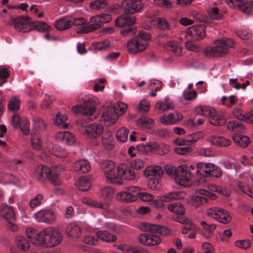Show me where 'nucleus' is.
Listing matches in <instances>:
<instances>
[{
  "label": "nucleus",
  "instance_id": "nucleus-18",
  "mask_svg": "<svg viewBox=\"0 0 253 253\" xmlns=\"http://www.w3.org/2000/svg\"><path fill=\"white\" fill-rule=\"evenodd\" d=\"M164 173L163 169L158 166H150L147 167L144 171V175L149 178H160Z\"/></svg>",
  "mask_w": 253,
  "mask_h": 253
},
{
  "label": "nucleus",
  "instance_id": "nucleus-2",
  "mask_svg": "<svg viewBox=\"0 0 253 253\" xmlns=\"http://www.w3.org/2000/svg\"><path fill=\"white\" fill-rule=\"evenodd\" d=\"M62 238L61 233L58 229L49 227L37 233L32 243L44 248H52L59 245Z\"/></svg>",
  "mask_w": 253,
  "mask_h": 253
},
{
  "label": "nucleus",
  "instance_id": "nucleus-50",
  "mask_svg": "<svg viewBox=\"0 0 253 253\" xmlns=\"http://www.w3.org/2000/svg\"><path fill=\"white\" fill-rule=\"evenodd\" d=\"M155 25H156L159 29L167 31L169 30V25L168 21L164 18H157L153 21Z\"/></svg>",
  "mask_w": 253,
  "mask_h": 253
},
{
  "label": "nucleus",
  "instance_id": "nucleus-1",
  "mask_svg": "<svg viewBox=\"0 0 253 253\" xmlns=\"http://www.w3.org/2000/svg\"><path fill=\"white\" fill-rule=\"evenodd\" d=\"M139 229L147 233L139 235V242L145 246H154L159 244L161 239L160 235H167L170 233V230L164 226L148 223H142L139 226Z\"/></svg>",
  "mask_w": 253,
  "mask_h": 253
},
{
  "label": "nucleus",
  "instance_id": "nucleus-7",
  "mask_svg": "<svg viewBox=\"0 0 253 253\" xmlns=\"http://www.w3.org/2000/svg\"><path fill=\"white\" fill-rule=\"evenodd\" d=\"M191 176V172L185 165H180L176 168V174L174 178L178 185L182 186L188 185Z\"/></svg>",
  "mask_w": 253,
  "mask_h": 253
},
{
  "label": "nucleus",
  "instance_id": "nucleus-59",
  "mask_svg": "<svg viewBox=\"0 0 253 253\" xmlns=\"http://www.w3.org/2000/svg\"><path fill=\"white\" fill-rule=\"evenodd\" d=\"M152 142H149L146 144H138L136 146L137 150L142 153L147 154L152 150Z\"/></svg>",
  "mask_w": 253,
  "mask_h": 253
},
{
  "label": "nucleus",
  "instance_id": "nucleus-44",
  "mask_svg": "<svg viewBox=\"0 0 253 253\" xmlns=\"http://www.w3.org/2000/svg\"><path fill=\"white\" fill-rule=\"evenodd\" d=\"M197 193H199L200 195L195 196L193 198V200L195 201L200 202L201 204H203L206 202V198L204 196L212 197V196L214 195V194L202 189L197 191Z\"/></svg>",
  "mask_w": 253,
  "mask_h": 253
},
{
  "label": "nucleus",
  "instance_id": "nucleus-45",
  "mask_svg": "<svg viewBox=\"0 0 253 253\" xmlns=\"http://www.w3.org/2000/svg\"><path fill=\"white\" fill-rule=\"evenodd\" d=\"M227 127L235 132H243L245 129L244 126L241 123L234 121H229L227 124Z\"/></svg>",
  "mask_w": 253,
  "mask_h": 253
},
{
  "label": "nucleus",
  "instance_id": "nucleus-33",
  "mask_svg": "<svg viewBox=\"0 0 253 253\" xmlns=\"http://www.w3.org/2000/svg\"><path fill=\"white\" fill-rule=\"evenodd\" d=\"M233 140L237 145L242 148L247 147L251 142L248 136L240 134H234L233 136Z\"/></svg>",
  "mask_w": 253,
  "mask_h": 253
},
{
  "label": "nucleus",
  "instance_id": "nucleus-51",
  "mask_svg": "<svg viewBox=\"0 0 253 253\" xmlns=\"http://www.w3.org/2000/svg\"><path fill=\"white\" fill-rule=\"evenodd\" d=\"M31 136V144L33 148L37 151L40 150L42 148L41 139L36 133H32Z\"/></svg>",
  "mask_w": 253,
  "mask_h": 253
},
{
  "label": "nucleus",
  "instance_id": "nucleus-23",
  "mask_svg": "<svg viewBox=\"0 0 253 253\" xmlns=\"http://www.w3.org/2000/svg\"><path fill=\"white\" fill-rule=\"evenodd\" d=\"M115 23L116 26L119 27L132 26L135 23V18L133 16H120L116 19Z\"/></svg>",
  "mask_w": 253,
  "mask_h": 253
},
{
  "label": "nucleus",
  "instance_id": "nucleus-10",
  "mask_svg": "<svg viewBox=\"0 0 253 253\" xmlns=\"http://www.w3.org/2000/svg\"><path fill=\"white\" fill-rule=\"evenodd\" d=\"M103 132V127L99 124H92L84 126L83 133L86 137L92 139L98 137Z\"/></svg>",
  "mask_w": 253,
  "mask_h": 253
},
{
  "label": "nucleus",
  "instance_id": "nucleus-43",
  "mask_svg": "<svg viewBox=\"0 0 253 253\" xmlns=\"http://www.w3.org/2000/svg\"><path fill=\"white\" fill-rule=\"evenodd\" d=\"M197 114L205 117H210L211 114L215 113V109L206 106H200L196 108Z\"/></svg>",
  "mask_w": 253,
  "mask_h": 253
},
{
  "label": "nucleus",
  "instance_id": "nucleus-16",
  "mask_svg": "<svg viewBox=\"0 0 253 253\" xmlns=\"http://www.w3.org/2000/svg\"><path fill=\"white\" fill-rule=\"evenodd\" d=\"M50 169L46 166L40 165L36 167L32 173V176L37 180L43 181L47 177Z\"/></svg>",
  "mask_w": 253,
  "mask_h": 253
},
{
  "label": "nucleus",
  "instance_id": "nucleus-64",
  "mask_svg": "<svg viewBox=\"0 0 253 253\" xmlns=\"http://www.w3.org/2000/svg\"><path fill=\"white\" fill-rule=\"evenodd\" d=\"M93 46L95 50H104L110 46V42L108 41H104L98 42H93Z\"/></svg>",
  "mask_w": 253,
  "mask_h": 253
},
{
  "label": "nucleus",
  "instance_id": "nucleus-3",
  "mask_svg": "<svg viewBox=\"0 0 253 253\" xmlns=\"http://www.w3.org/2000/svg\"><path fill=\"white\" fill-rule=\"evenodd\" d=\"M235 42L231 39L222 38L215 40L213 46L204 50L205 54L209 57H219L227 54L229 49L233 47Z\"/></svg>",
  "mask_w": 253,
  "mask_h": 253
},
{
  "label": "nucleus",
  "instance_id": "nucleus-26",
  "mask_svg": "<svg viewBox=\"0 0 253 253\" xmlns=\"http://www.w3.org/2000/svg\"><path fill=\"white\" fill-rule=\"evenodd\" d=\"M208 140L211 144L221 147L228 146L231 144V141L229 139L219 136H210Z\"/></svg>",
  "mask_w": 253,
  "mask_h": 253
},
{
  "label": "nucleus",
  "instance_id": "nucleus-32",
  "mask_svg": "<svg viewBox=\"0 0 253 253\" xmlns=\"http://www.w3.org/2000/svg\"><path fill=\"white\" fill-rule=\"evenodd\" d=\"M59 169H61L60 167H56L55 169L52 170L50 169L49 173L47 177L50 182L55 186H59L61 184V180L59 173H57Z\"/></svg>",
  "mask_w": 253,
  "mask_h": 253
},
{
  "label": "nucleus",
  "instance_id": "nucleus-24",
  "mask_svg": "<svg viewBox=\"0 0 253 253\" xmlns=\"http://www.w3.org/2000/svg\"><path fill=\"white\" fill-rule=\"evenodd\" d=\"M47 149L51 154L61 158L67 157L68 154L65 149L51 143L48 145Z\"/></svg>",
  "mask_w": 253,
  "mask_h": 253
},
{
  "label": "nucleus",
  "instance_id": "nucleus-53",
  "mask_svg": "<svg viewBox=\"0 0 253 253\" xmlns=\"http://www.w3.org/2000/svg\"><path fill=\"white\" fill-rule=\"evenodd\" d=\"M107 2L105 0H96L90 3V8L94 10H99L106 7Z\"/></svg>",
  "mask_w": 253,
  "mask_h": 253
},
{
  "label": "nucleus",
  "instance_id": "nucleus-14",
  "mask_svg": "<svg viewBox=\"0 0 253 253\" xmlns=\"http://www.w3.org/2000/svg\"><path fill=\"white\" fill-rule=\"evenodd\" d=\"M34 217L39 222L51 223L55 219L54 213L50 210H41L35 213Z\"/></svg>",
  "mask_w": 253,
  "mask_h": 253
},
{
  "label": "nucleus",
  "instance_id": "nucleus-25",
  "mask_svg": "<svg viewBox=\"0 0 253 253\" xmlns=\"http://www.w3.org/2000/svg\"><path fill=\"white\" fill-rule=\"evenodd\" d=\"M65 232L69 237L73 238H78L81 235V228L75 223H72L68 225L66 228Z\"/></svg>",
  "mask_w": 253,
  "mask_h": 253
},
{
  "label": "nucleus",
  "instance_id": "nucleus-60",
  "mask_svg": "<svg viewBox=\"0 0 253 253\" xmlns=\"http://www.w3.org/2000/svg\"><path fill=\"white\" fill-rule=\"evenodd\" d=\"M10 71L4 67L0 66V86L6 82L5 79L9 76Z\"/></svg>",
  "mask_w": 253,
  "mask_h": 253
},
{
  "label": "nucleus",
  "instance_id": "nucleus-63",
  "mask_svg": "<svg viewBox=\"0 0 253 253\" xmlns=\"http://www.w3.org/2000/svg\"><path fill=\"white\" fill-rule=\"evenodd\" d=\"M114 193V190L113 188L106 187L101 190V196L104 199L110 198L113 196Z\"/></svg>",
  "mask_w": 253,
  "mask_h": 253
},
{
  "label": "nucleus",
  "instance_id": "nucleus-41",
  "mask_svg": "<svg viewBox=\"0 0 253 253\" xmlns=\"http://www.w3.org/2000/svg\"><path fill=\"white\" fill-rule=\"evenodd\" d=\"M15 242L18 248L22 251L26 252L30 248V243L24 237L17 236L15 238Z\"/></svg>",
  "mask_w": 253,
  "mask_h": 253
},
{
  "label": "nucleus",
  "instance_id": "nucleus-15",
  "mask_svg": "<svg viewBox=\"0 0 253 253\" xmlns=\"http://www.w3.org/2000/svg\"><path fill=\"white\" fill-rule=\"evenodd\" d=\"M31 23L28 18L18 17L14 20V26L17 31L25 33L31 30Z\"/></svg>",
  "mask_w": 253,
  "mask_h": 253
},
{
  "label": "nucleus",
  "instance_id": "nucleus-40",
  "mask_svg": "<svg viewBox=\"0 0 253 253\" xmlns=\"http://www.w3.org/2000/svg\"><path fill=\"white\" fill-rule=\"evenodd\" d=\"M90 182L86 177L80 178L76 182V187L80 190L85 191L90 187Z\"/></svg>",
  "mask_w": 253,
  "mask_h": 253
},
{
  "label": "nucleus",
  "instance_id": "nucleus-62",
  "mask_svg": "<svg viewBox=\"0 0 253 253\" xmlns=\"http://www.w3.org/2000/svg\"><path fill=\"white\" fill-rule=\"evenodd\" d=\"M138 122L143 127L148 129H151L154 126L153 121L150 118H141Z\"/></svg>",
  "mask_w": 253,
  "mask_h": 253
},
{
  "label": "nucleus",
  "instance_id": "nucleus-22",
  "mask_svg": "<svg viewBox=\"0 0 253 253\" xmlns=\"http://www.w3.org/2000/svg\"><path fill=\"white\" fill-rule=\"evenodd\" d=\"M174 105L172 100L169 98H165L164 100L160 101L156 103L155 109L159 113L172 109Z\"/></svg>",
  "mask_w": 253,
  "mask_h": 253
},
{
  "label": "nucleus",
  "instance_id": "nucleus-35",
  "mask_svg": "<svg viewBox=\"0 0 253 253\" xmlns=\"http://www.w3.org/2000/svg\"><path fill=\"white\" fill-rule=\"evenodd\" d=\"M96 236L98 239L105 242H114L117 239L116 236L106 231H98L96 233Z\"/></svg>",
  "mask_w": 253,
  "mask_h": 253
},
{
  "label": "nucleus",
  "instance_id": "nucleus-47",
  "mask_svg": "<svg viewBox=\"0 0 253 253\" xmlns=\"http://www.w3.org/2000/svg\"><path fill=\"white\" fill-rule=\"evenodd\" d=\"M128 133L129 130L127 128L125 127H121L117 131L116 138L121 142H125L127 139Z\"/></svg>",
  "mask_w": 253,
  "mask_h": 253
},
{
  "label": "nucleus",
  "instance_id": "nucleus-5",
  "mask_svg": "<svg viewBox=\"0 0 253 253\" xmlns=\"http://www.w3.org/2000/svg\"><path fill=\"white\" fill-rule=\"evenodd\" d=\"M115 165L111 161H105L101 165V168L105 174L106 180L108 183L122 185L123 180L117 176L115 169Z\"/></svg>",
  "mask_w": 253,
  "mask_h": 253
},
{
  "label": "nucleus",
  "instance_id": "nucleus-57",
  "mask_svg": "<svg viewBox=\"0 0 253 253\" xmlns=\"http://www.w3.org/2000/svg\"><path fill=\"white\" fill-rule=\"evenodd\" d=\"M111 106L113 109H114V111H115L116 113H117L119 116L125 113L127 108V105L121 102H118Z\"/></svg>",
  "mask_w": 253,
  "mask_h": 253
},
{
  "label": "nucleus",
  "instance_id": "nucleus-29",
  "mask_svg": "<svg viewBox=\"0 0 253 253\" xmlns=\"http://www.w3.org/2000/svg\"><path fill=\"white\" fill-rule=\"evenodd\" d=\"M116 199L123 202L130 203L136 201V197L130 193L126 188L125 191L118 193L116 195Z\"/></svg>",
  "mask_w": 253,
  "mask_h": 253
},
{
  "label": "nucleus",
  "instance_id": "nucleus-56",
  "mask_svg": "<svg viewBox=\"0 0 253 253\" xmlns=\"http://www.w3.org/2000/svg\"><path fill=\"white\" fill-rule=\"evenodd\" d=\"M20 100L19 98L12 97L8 102V107L10 111H15L20 108Z\"/></svg>",
  "mask_w": 253,
  "mask_h": 253
},
{
  "label": "nucleus",
  "instance_id": "nucleus-4",
  "mask_svg": "<svg viewBox=\"0 0 253 253\" xmlns=\"http://www.w3.org/2000/svg\"><path fill=\"white\" fill-rule=\"evenodd\" d=\"M150 38L151 36L147 32H139L135 38L128 41L127 43L128 51L133 54L143 51L148 46V41L150 40Z\"/></svg>",
  "mask_w": 253,
  "mask_h": 253
},
{
  "label": "nucleus",
  "instance_id": "nucleus-8",
  "mask_svg": "<svg viewBox=\"0 0 253 253\" xmlns=\"http://www.w3.org/2000/svg\"><path fill=\"white\" fill-rule=\"evenodd\" d=\"M11 124L14 128H20L24 134L27 135L30 133V123L26 118L21 119L18 114H14L12 118Z\"/></svg>",
  "mask_w": 253,
  "mask_h": 253
},
{
  "label": "nucleus",
  "instance_id": "nucleus-12",
  "mask_svg": "<svg viewBox=\"0 0 253 253\" xmlns=\"http://www.w3.org/2000/svg\"><path fill=\"white\" fill-rule=\"evenodd\" d=\"M56 141L66 144L69 146H72L76 141V138L71 132L68 131L58 132L54 136Z\"/></svg>",
  "mask_w": 253,
  "mask_h": 253
},
{
  "label": "nucleus",
  "instance_id": "nucleus-21",
  "mask_svg": "<svg viewBox=\"0 0 253 253\" xmlns=\"http://www.w3.org/2000/svg\"><path fill=\"white\" fill-rule=\"evenodd\" d=\"M90 169V165L86 160H80L76 161L74 164V169L80 174L87 173Z\"/></svg>",
  "mask_w": 253,
  "mask_h": 253
},
{
  "label": "nucleus",
  "instance_id": "nucleus-48",
  "mask_svg": "<svg viewBox=\"0 0 253 253\" xmlns=\"http://www.w3.org/2000/svg\"><path fill=\"white\" fill-rule=\"evenodd\" d=\"M196 168L197 174L202 176H209V173L208 172V163L200 162L196 165Z\"/></svg>",
  "mask_w": 253,
  "mask_h": 253
},
{
  "label": "nucleus",
  "instance_id": "nucleus-13",
  "mask_svg": "<svg viewBox=\"0 0 253 253\" xmlns=\"http://www.w3.org/2000/svg\"><path fill=\"white\" fill-rule=\"evenodd\" d=\"M117 176L122 180H133L136 175L134 171L130 168H126L123 165H119L117 169Z\"/></svg>",
  "mask_w": 253,
  "mask_h": 253
},
{
  "label": "nucleus",
  "instance_id": "nucleus-36",
  "mask_svg": "<svg viewBox=\"0 0 253 253\" xmlns=\"http://www.w3.org/2000/svg\"><path fill=\"white\" fill-rule=\"evenodd\" d=\"M96 107L94 105H89L87 104L81 105V113L84 116L88 117L90 120H93L95 117L93 116L95 111Z\"/></svg>",
  "mask_w": 253,
  "mask_h": 253
},
{
  "label": "nucleus",
  "instance_id": "nucleus-30",
  "mask_svg": "<svg viewBox=\"0 0 253 253\" xmlns=\"http://www.w3.org/2000/svg\"><path fill=\"white\" fill-rule=\"evenodd\" d=\"M101 142L105 149L108 150L113 149L114 147L113 138L110 131H107L103 132L101 138Z\"/></svg>",
  "mask_w": 253,
  "mask_h": 253
},
{
  "label": "nucleus",
  "instance_id": "nucleus-34",
  "mask_svg": "<svg viewBox=\"0 0 253 253\" xmlns=\"http://www.w3.org/2000/svg\"><path fill=\"white\" fill-rule=\"evenodd\" d=\"M32 30H36L41 32H46L51 30L52 27L44 22L33 21L31 23Z\"/></svg>",
  "mask_w": 253,
  "mask_h": 253
},
{
  "label": "nucleus",
  "instance_id": "nucleus-38",
  "mask_svg": "<svg viewBox=\"0 0 253 253\" xmlns=\"http://www.w3.org/2000/svg\"><path fill=\"white\" fill-rule=\"evenodd\" d=\"M72 25V20L67 17L60 19L55 23L56 29L63 31L69 29Z\"/></svg>",
  "mask_w": 253,
  "mask_h": 253
},
{
  "label": "nucleus",
  "instance_id": "nucleus-27",
  "mask_svg": "<svg viewBox=\"0 0 253 253\" xmlns=\"http://www.w3.org/2000/svg\"><path fill=\"white\" fill-rule=\"evenodd\" d=\"M72 25L77 27V33H88V23L83 17L75 18L72 21Z\"/></svg>",
  "mask_w": 253,
  "mask_h": 253
},
{
  "label": "nucleus",
  "instance_id": "nucleus-31",
  "mask_svg": "<svg viewBox=\"0 0 253 253\" xmlns=\"http://www.w3.org/2000/svg\"><path fill=\"white\" fill-rule=\"evenodd\" d=\"M1 214L6 221L15 220L16 218L14 210L8 205L3 206L1 208Z\"/></svg>",
  "mask_w": 253,
  "mask_h": 253
},
{
  "label": "nucleus",
  "instance_id": "nucleus-54",
  "mask_svg": "<svg viewBox=\"0 0 253 253\" xmlns=\"http://www.w3.org/2000/svg\"><path fill=\"white\" fill-rule=\"evenodd\" d=\"M122 250L124 253H149L147 250L140 247H125Z\"/></svg>",
  "mask_w": 253,
  "mask_h": 253
},
{
  "label": "nucleus",
  "instance_id": "nucleus-58",
  "mask_svg": "<svg viewBox=\"0 0 253 253\" xmlns=\"http://www.w3.org/2000/svg\"><path fill=\"white\" fill-rule=\"evenodd\" d=\"M159 179L160 178H150L148 183L149 188L154 191L159 190L161 188V184L159 180Z\"/></svg>",
  "mask_w": 253,
  "mask_h": 253
},
{
  "label": "nucleus",
  "instance_id": "nucleus-11",
  "mask_svg": "<svg viewBox=\"0 0 253 253\" xmlns=\"http://www.w3.org/2000/svg\"><path fill=\"white\" fill-rule=\"evenodd\" d=\"M142 0H124L122 2L124 12L134 14L139 11L142 6Z\"/></svg>",
  "mask_w": 253,
  "mask_h": 253
},
{
  "label": "nucleus",
  "instance_id": "nucleus-6",
  "mask_svg": "<svg viewBox=\"0 0 253 253\" xmlns=\"http://www.w3.org/2000/svg\"><path fill=\"white\" fill-rule=\"evenodd\" d=\"M208 216L218 220L223 224H227L231 220V218L228 212L220 208L213 207L210 208L207 211Z\"/></svg>",
  "mask_w": 253,
  "mask_h": 253
},
{
  "label": "nucleus",
  "instance_id": "nucleus-46",
  "mask_svg": "<svg viewBox=\"0 0 253 253\" xmlns=\"http://www.w3.org/2000/svg\"><path fill=\"white\" fill-rule=\"evenodd\" d=\"M91 24L88 23V32H92L101 28L102 24L99 15L91 17L90 19Z\"/></svg>",
  "mask_w": 253,
  "mask_h": 253
},
{
  "label": "nucleus",
  "instance_id": "nucleus-42",
  "mask_svg": "<svg viewBox=\"0 0 253 253\" xmlns=\"http://www.w3.org/2000/svg\"><path fill=\"white\" fill-rule=\"evenodd\" d=\"M210 123L214 126H220L224 125L226 123V120L222 116L218 115L216 111L213 114H211L209 117Z\"/></svg>",
  "mask_w": 253,
  "mask_h": 253
},
{
  "label": "nucleus",
  "instance_id": "nucleus-9",
  "mask_svg": "<svg viewBox=\"0 0 253 253\" xmlns=\"http://www.w3.org/2000/svg\"><path fill=\"white\" fill-rule=\"evenodd\" d=\"M206 36L205 27L203 25H194L185 31V37L193 40L199 41Z\"/></svg>",
  "mask_w": 253,
  "mask_h": 253
},
{
  "label": "nucleus",
  "instance_id": "nucleus-37",
  "mask_svg": "<svg viewBox=\"0 0 253 253\" xmlns=\"http://www.w3.org/2000/svg\"><path fill=\"white\" fill-rule=\"evenodd\" d=\"M78 99L80 101L84 102V104H87L89 105H96L98 103V99L91 95H85L84 94H80L77 96Z\"/></svg>",
  "mask_w": 253,
  "mask_h": 253
},
{
  "label": "nucleus",
  "instance_id": "nucleus-20",
  "mask_svg": "<svg viewBox=\"0 0 253 253\" xmlns=\"http://www.w3.org/2000/svg\"><path fill=\"white\" fill-rule=\"evenodd\" d=\"M164 48L176 56H179L182 54V49L181 45L176 41H170L168 42L164 45Z\"/></svg>",
  "mask_w": 253,
  "mask_h": 253
},
{
  "label": "nucleus",
  "instance_id": "nucleus-17",
  "mask_svg": "<svg viewBox=\"0 0 253 253\" xmlns=\"http://www.w3.org/2000/svg\"><path fill=\"white\" fill-rule=\"evenodd\" d=\"M183 119V116L180 113L175 112L170 113L168 115H164L160 118V122L165 125H171L176 124Z\"/></svg>",
  "mask_w": 253,
  "mask_h": 253
},
{
  "label": "nucleus",
  "instance_id": "nucleus-52",
  "mask_svg": "<svg viewBox=\"0 0 253 253\" xmlns=\"http://www.w3.org/2000/svg\"><path fill=\"white\" fill-rule=\"evenodd\" d=\"M66 119V115H61L60 113H58L56 116L55 124L61 128H66L68 127L67 123H65Z\"/></svg>",
  "mask_w": 253,
  "mask_h": 253
},
{
  "label": "nucleus",
  "instance_id": "nucleus-55",
  "mask_svg": "<svg viewBox=\"0 0 253 253\" xmlns=\"http://www.w3.org/2000/svg\"><path fill=\"white\" fill-rule=\"evenodd\" d=\"M34 128L38 131H43L45 130L46 125L45 122L41 119H36L33 121Z\"/></svg>",
  "mask_w": 253,
  "mask_h": 253
},
{
  "label": "nucleus",
  "instance_id": "nucleus-39",
  "mask_svg": "<svg viewBox=\"0 0 253 253\" xmlns=\"http://www.w3.org/2000/svg\"><path fill=\"white\" fill-rule=\"evenodd\" d=\"M168 209L177 215L184 214L185 210L183 205L179 203H170L168 205Z\"/></svg>",
  "mask_w": 253,
  "mask_h": 253
},
{
  "label": "nucleus",
  "instance_id": "nucleus-28",
  "mask_svg": "<svg viewBox=\"0 0 253 253\" xmlns=\"http://www.w3.org/2000/svg\"><path fill=\"white\" fill-rule=\"evenodd\" d=\"M151 152L156 154L163 155L169 152V146L165 143L158 144L156 142H152Z\"/></svg>",
  "mask_w": 253,
  "mask_h": 253
},
{
  "label": "nucleus",
  "instance_id": "nucleus-61",
  "mask_svg": "<svg viewBox=\"0 0 253 253\" xmlns=\"http://www.w3.org/2000/svg\"><path fill=\"white\" fill-rule=\"evenodd\" d=\"M83 202L85 204L89 205L90 206L101 209H105L107 208L106 205L103 204L101 203L97 202L95 201L88 200L87 199H83Z\"/></svg>",
  "mask_w": 253,
  "mask_h": 253
},
{
  "label": "nucleus",
  "instance_id": "nucleus-19",
  "mask_svg": "<svg viewBox=\"0 0 253 253\" xmlns=\"http://www.w3.org/2000/svg\"><path fill=\"white\" fill-rule=\"evenodd\" d=\"M119 115L114 111L111 106H108L102 114L104 122H108V125L114 124L119 118Z\"/></svg>",
  "mask_w": 253,
  "mask_h": 253
},
{
  "label": "nucleus",
  "instance_id": "nucleus-49",
  "mask_svg": "<svg viewBox=\"0 0 253 253\" xmlns=\"http://www.w3.org/2000/svg\"><path fill=\"white\" fill-rule=\"evenodd\" d=\"M253 6V1H245L244 0H243V1H242V3H240V5L239 6L238 8L244 13L247 15H249L251 12Z\"/></svg>",
  "mask_w": 253,
  "mask_h": 253
}]
</instances>
